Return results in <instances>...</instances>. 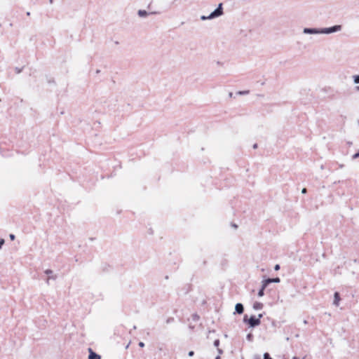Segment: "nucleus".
<instances>
[{
  "mask_svg": "<svg viewBox=\"0 0 359 359\" xmlns=\"http://www.w3.org/2000/svg\"><path fill=\"white\" fill-rule=\"evenodd\" d=\"M263 317V314L262 313H260L258 315V318H262Z\"/></svg>",
  "mask_w": 359,
  "mask_h": 359,
  "instance_id": "24",
  "label": "nucleus"
},
{
  "mask_svg": "<svg viewBox=\"0 0 359 359\" xmlns=\"http://www.w3.org/2000/svg\"><path fill=\"white\" fill-rule=\"evenodd\" d=\"M215 359H221L220 356L219 355H217Z\"/></svg>",
  "mask_w": 359,
  "mask_h": 359,
  "instance_id": "29",
  "label": "nucleus"
},
{
  "mask_svg": "<svg viewBox=\"0 0 359 359\" xmlns=\"http://www.w3.org/2000/svg\"><path fill=\"white\" fill-rule=\"evenodd\" d=\"M217 351H218L219 354L222 353V351L221 349L218 348Z\"/></svg>",
  "mask_w": 359,
  "mask_h": 359,
  "instance_id": "25",
  "label": "nucleus"
},
{
  "mask_svg": "<svg viewBox=\"0 0 359 359\" xmlns=\"http://www.w3.org/2000/svg\"><path fill=\"white\" fill-rule=\"evenodd\" d=\"M138 15L140 17H145L147 15V12L144 10H140L138 11Z\"/></svg>",
  "mask_w": 359,
  "mask_h": 359,
  "instance_id": "11",
  "label": "nucleus"
},
{
  "mask_svg": "<svg viewBox=\"0 0 359 359\" xmlns=\"http://www.w3.org/2000/svg\"><path fill=\"white\" fill-rule=\"evenodd\" d=\"M280 280L279 278H267L266 280H264L262 283H264V287H267L269 283H280Z\"/></svg>",
  "mask_w": 359,
  "mask_h": 359,
  "instance_id": "4",
  "label": "nucleus"
},
{
  "mask_svg": "<svg viewBox=\"0 0 359 359\" xmlns=\"http://www.w3.org/2000/svg\"><path fill=\"white\" fill-rule=\"evenodd\" d=\"M189 356L191 357L194 355V352L193 351H191L188 353Z\"/></svg>",
  "mask_w": 359,
  "mask_h": 359,
  "instance_id": "21",
  "label": "nucleus"
},
{
  "mask_svg": "<svg viewBox=\"0 0 359 359\" xmlns=\"http://www.w3.org/2000/svg\"><path fill=\"white\" fill-rule=\"evenodd\" d=\"M264 359H273L270 357L269 354L268 353H265L264 354Z\"/></svg>",
  "mask_w": 359,
  "mask_h": 359,
  "instance_id": "14",
  "label": "nucleus"
},
{
  "mask_svg": "<svg viewBox=\"0 0 359 359\" xmlns=\"http://www.w3.org/2000/svg\"><path fill=\"white\" fill-rule=\"evenodd\" d=\"M244 322H248L250 327H255L259 325L261 323L259 318H257L255 316H251L248 320H247V316L244 317Z\"/></svg>",
  "mask_w": 359,
  "mask_h": 359,
  "instance_id": "3",
  "label": "nucleus"
},
{
  "mask_svg": "<svg viewBox=\"0 0 359 359\" xmlns=\"http://www.w3.org/2000/svg\"><path fill=\"white\" fill-rule=\"evenodd\" d=\"M235 311L238 314L243 313L244 311L243 304L241 303H237L235 306Z\"/></svg>",
  "mask_w": 359,
  "mask_h": 359,
  "instance_id": "6",
  "label": "nucleus"
},
{
  "mask_svg": "<svg viewBox=\"0 0 359 359\" xmlns=\"http://www.w3.org/2000/svg\"><path fill=\"white\" fill-rule=\"evenodd\" d=\"M223 15V8H222V4L220 3L218 5V7L212 11L209 15H201V20H212L214 18L220 17Z\"/></svg>",
  "mask_w": 359,
  "mask_h": 359,
  "instance_id": "2",
  "label": "nucleus"
},
{
  "mask_svg": "<svg viewBox=\"0 0 359 359\" xmlns=\"http://www.w3.org/2000/svg\"><path fill=\"white\" fill-rule=\"evenodd\" d=\"M353 79L355 84L359 83V75L353 76Z\"/></svg>",
  "mask_w": 359,
  "mask_h": 359,
  "instance_id": "12",
  "label": "nucleus"
},
{
  "mask_svg": "<svg viewBox=\"0 0 359 359\" xmlns=\"http://www.w3.org/2000/svg\"><path fill=\"white\" fill-rule=\"evenodd\" d=\"M9 238L11 240L13 241L15 238L14 234H10Z\"/></svg>",
  "mask_w": 359,
  "mask_h": 359,
  "instance_id": "20",
  "label": "nucleus"
},
{
  "mask_svg": "<svg viewBox=\"0 0 359 359\" xmlns=\"http://www.w3.org/2000/svg\"><path fill=\"white\" fill-rule=\"evenodd\" d=\"M5 241L3 238L0 239V249L1 248L2 245L4 244Z\"/></svg>",
  "mask_w": 359,
  "mask_h": 359,
  "instance_id": "16",
  "label": "nucleus"
},
{
  "mask_svg": "<svg viewBox=\"0 0 359 359\" xmlns=\"http://www.w3.org/2000/svg\"><path fill=\"white\" fill-rule=\"evenodd\" d=\"M257 147V144H254V145H253V148H254V149H256Z\"/></svg>",
  "mask_w": 359,
  "mask_h": 359,
  "instance_id": "28",
  "label": "nucleus"
},
{
  "mask_svg": "<svg viewBox=\"0 0 359 359\" xmlns=\"http://www.w3.org/2000/svg\"><path fill=\"white\" fill-rule=\"evenodd\" d=\"M45 273L49 276H48V280H47V283H48V280H49L50 279L55 280L56 276L53 275V271L52 270H50V269H46V270L45 271Z\"/></svg>",
  "mask_w": 359,
  "mask_h": 359,
  "instance_id": "8",
  "label": "nucleus"
},
{
  "mask_svg": "<svg viewBox=\"0 0 359 359\" xmlns=\"http://www.w3.org/2000/svg\"><path fill=\"white\" fill-rule=\"evenodd\" d=\"M280 269V265L279 264H276L275 266H274V270L275 271H278Z\"/></svg>",
  "mask_w": 359,
  "mask_h": 359,
  "instance_id": "18",
  "label": "nucleus"
},
{
  "mask_svg": "<svg viewBox=\"0 0 359 359\" xmlns=\"http://www.w3.org/2000/svg\"><path fill=\"white\" fill-rule=\"evenodd\" d=\"M340 302V297L339 292H336L334 294V302L333 304L336 306H338Z\"/></svg>",
  "mask_w": 359,
  "mask_h": 359,
  "instance_id": "7",
  "label": "nucleus"
},
{
  "mask_svg": "<svg viewBox=\"0 0 359 359\" xmlns=\"http://www.w3.org/2000/svg\"><path fill=\"white\" fill-rule=\"evenodd\" d=\"M266 287H264V283L262 282V287L259 290V291L258 292V296L259 297H262L264 295V289Z\"/></svg>",
  "mask_w": 359,
  "mask_h": 359,
  "instance_id": "10",
  "label": "nucleus"
},
{
  "mask_svg": "<svg viewBox=\"0 0 359 359\" xmlns=\"http://www.w3.org/2000/svg\"><path fill=\"white\" fill-rule=\"evenodd\" d=\"M89 355L88 359H101V356L95 353L92 348H88Z\"/></svg>",
  "mask_w": 359,
  "mask_h": 359,
  "instance_id": "5",
  "label": "nucleus"
},
{
  "mask_svg": "<svg viewBox=\"0 0 359 359\" xmlns=\"http://www.w3.org/2000/svg\"><path fill=\"white\" fill-rule=\"evenodd\" d=\"M341 25L325 28H304L303 33L305 34H330L341 31Z\"/></svg>",
  "mask_w": 359,
  "mask_h": 359,
  "instance_id": "1",
  "label": "nucleus"
},
{
  "mask_svg": "<svg viewBox=\"0 0 359 359\" xmlns=\"http://www.w3.org/2000/svg\"><path fill=\"white\" fill-rule=\"evenodd\" d=\"M252 337H253V336H252V334L251 333H249V334L247 335V337H246L247 339H248L249 341H251L252 340Z\"/></svg>",
  "mask_w": 359,
  "mask_h": 359,
  "instance_id": "13",
  "label": "nucleus"
},
{
  "mask_svg": "<svg viewBox=\"0 0 359 359\" xmlns=\"http://www.w3.org/2000/svg\"><path fill=\"white\" fill-rule=\"evenodd\" d=\"M293 359H297V358H296V357H294V358H293Z\"/></svg>",
  "mask_w": 359,
  "mask_h": 359,
  "instance_id": "32",
  "label": "nucleus"
},
{
  "mask_svg": "<svg viewBox=\"0 0 359 359\" xmlns=\"http://www.w3.org/2000/svg\"><path fill=\"white\" fill-rule=\"evenodd\" d=\"M263 308V304L260 302H255L253 304V309L255 310H261Z\"/></svg>",
  "mask_w": 359,
  "mask_h": 359,
  "instance_id": "9",
  "label": "nucleus"
},
{
  "mask_svg": "<svg viewBox=\"0 0 359 359\" xmlns=\"http://www.w3.org/2000/svg\"><path fill=\"white\" fill-rule=\"evenodd\" d=\"M359 157V151L353 156V158L355 159Z\"/></svg>",
  "mask_w": 359,
  "mask_h": 359,
  "instance_id": "17",
  "label": "nucleus"
},
{
  "mask_svg": "<svg viewBox=\"0 0 359 359\" xmlns=\"http://www.w3.org/2000/svg\"><path fill=\"white\" fill-rule=\"evenodd\" d=\"M355 90L359 92V86H355Z\"/></svg>",
  "mask_w": 359,
  "mask_h": 359,
  "instance_id": "26",
  "label": "nucleus"
},
{
  "mask_svg": "<svg viewBox=\"0 0 359 359\" xmlns=\"http://www.w3.org/2000/svg\"><path fill=\"white\" fill-rule=\"evenodd\" d=\"M302 194H306V188H304V189L302 190Z\"/></svg>",
  "mask_w": 359,
  "mask_h": 359,
  "instance_id": "23",
  "label": "nucleus"
},
{
  "mask_svg": "<svg viewBox=\"0 0 359 359\" xmlns=\"http://www.w3.org/2000/svg\"><path fill=\"white\" fill-rule=\"evenodd\" d=\"M50 2L52 3L53 2V0H50Z\"/></svg>",
  "mask_w": 359,
  "mask_h": 359,
  "instance_id": "31",
  "label": "nucleus"
},
{
  "mask_svg": "<svg viewBox=\"0 0 359 359\" xmlns=\"http://www.w3.org/2000/svg\"><path fill=\"white\" fill-rule=\"evenodd\" d=\"M21 71H22L21 69H19L18 67L15 68V72L17 74H20L21 72Z\"/></svg>",
  "mask_w": 359,
  "mask_h": 359,
  "instance_id": "22",
  "label": "nucleus"
},
{
  "mask_svg": "<svg viewBox=\"0 0 359 359\" xmlns=\"http://www.w3.org/2000/svg\"><path fill=\"white\" fill-rule=\"evenodd\" d=\"M219 339H216V340H215V341H214V346H215V347H218V346H219Z\"/></svg>",
  "mask_w": 359,
  "mask_h": 359,
  "instance_id": "15",
  "label": "nucleus"
},
{
  "mask_svg": "<svg viewBox=\"0 0 359 359\" xmlns=\"http://www.w3.org/2000/svg\"><path fill=\"white\" fill-rule=\"evenodd\" d=\"M128 346H129V344H128V345H126V348H128Z\"/></svg>",
  "mask_w": 359,
  "mask_h": 359,
  "instance_id": "30",
  "label": "nucleus"
},
{
  "mask_svg": "<svg viewBox=\"0 0 359 359\" xmlns=\"http://www.w3.org/2000/svg\"><path fill=\"white\" fill-rule=\"evenodd\" d=\"M138 345L140 347L143 348L144 346V343L142 341H140V342H139Z\"/></svg>",
  "mask_w": 359,
  "mask_h": 359,
  "instance_id": "19",
  "label": "nucleus"
},
{
  "mask_svg": "<svg viewBox=\"0 0 359 359\" xmlns=\"http://www.w3.org/2000/svg\"><path fill=\"white\" fill-rule=\"evenodd\" d=\"M239 93H240V94H242V95H244V94L248 93V92H240Z\"/></svg>",
  "mask_w": 359,
  "mask_h": 359,
  "instance_id": "27",
  "label": "nucleus"
}]
</instances>
